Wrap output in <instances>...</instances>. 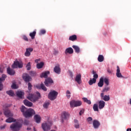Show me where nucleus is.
Listing matches in <instances>:
<instances>
[{"mask_svg": "<svg viewBox=\"0 0 131 131\" xmlns=\"http://www.w3.org/2000/svg\"><path fill=\"white\" fill-rule=\"evenodd\" d=\"M41 97L40 93H39V92H36V95L29 94L27 99L31 102H36Z\"/></svg>", "mask_w": 131, "mask_h": 131, "instance_id": "obj_1", "label": "nucleus"}, {"mask_svg": "<svg viewBox=\"0 0 131 131\" xmlns=\"http://www.w3.org/2000/svg\"><path fill=\"white\" fill-rule=\"evenodd\" d=\"M22 128V124L19 122H16L10 125V128L12 131H19Z\"/></svg>", "mask_w": 131, "mask_h": 131, "instance_id": "obj_2", "label": "nucleus"}, {"mask_svg": "<svg viewBox=\"0 0 131 131\" xmlns=\"http://www.w3.org/2000/svg\"><path fill=\"white\" fill-rule=\"evenodd\" d=\"M34 114H35L34 110L32 108H29L24 113V116L26 117V118H27L28 117H31L32 116L34 115Z\"/></svg>", "mask_w": 131, "mask_h": 131, "instance_id": "obj_3", "label": "nucleus"}, {"mask_svg": "<svg viewBox=\"0 0 131 131\" xmlns=\"http://www.w3.org/2000/svg\"><path fill=\"white\" fill-rule=\"evenodd\" d=\"M82 103L81 101L78 100H72L70 102V105L71 108H73V107H79V106H81Z\"/></svg>", "mask_w": 131, "mask_h": 131, "instance_id": "obj_4", "label": "nucleus"}, {"mask_svg": "<svg viewBox=\"0 0 131 131\" xmlns=\"http://www.w3.org/2000/svg\"><path fill=\"white\" fill-rule=\"evenodd\" d=\"M57 96H58V92L53 91L49 93L48 98L51 101H54V100L57 98Z\"/></svg>", "mask_w": 131, "mask_h": 131, "instance_id": "obj_5", "label": "nucleus"}, {"mask_svg": "<svg viewBox=\"0 0 131 131\" xmlns=\"http://www.w3.org/2000/svg\"><path fill=\"white\" fill-rule=\"evenodd\" d=\"M70 117V114L67 112H63L61 114V122L63 123L64 120H67Z\"/></svg>", "mask_w": 131, "mask_h": 131, "instance_id": "obj_6", "label": "nucleus"}, {"mask_svg": "<svg viewBox=\"0 0 131 131\" xmlns=\"http://www.w3.org/2000/svg\"><path fill=\"white\" fill-rule=\"evenodd\" d=\"M18 68H22V67H23V64L18 61H14V63L12 66V68L15 69L16 68H18Z\"/></svg>", "mask_w": 131, "mask_h": 131, "instance_id": "obj_7", "label": "nucleus"}, {"mask_svg": "<svg viewBox=\"0 0 131 131\" xmlns=\"http://www.w3.org/2000/svg\"><path fill=\"white\" fill-rule=\"evenodd\" d=\"M41 127L43 131H49L51 129V125L47 123H42Z\"/></svg>", "mask_w": 131, "mask_h": 131, "instance_id": "obj_8", "label": "nucleus"}, {"mask_svg": "<svg viewBox=\"0 0 131 131\" xmlns=\"http://www.w3.org/2000/svg\"><path fill=\"white\" fill-rule=\"evenodd\" d=\"M101 100H103L105 102H108L110 100V95H104V93H102L100 94Z\"/></svg>", "mask_w": 131, "mask_h": 131, "instance_id": "obj_9", "label": "nucleus"}, {"mask_svg": "<svg viewBox=\"0 0 131 131\" xmlns=\"http://www.w3.org/2000/svg\"><path fill=\"white\" fill-rule=\"evenodd\" d=\"M23 79L26 82H29L30 81V79H31V77H30L28 74L25 73V74H23Z\"/></svg>", "mask_w": 131, "mask_h": 131, "instance_id": "obj_10", "label": "nucleus"}, {"mask_svg": "<svg viewBox=\"0 0 131 131\" xmlns=\"http://www.w3.org/2000/svg\"><path fill=\"white\" fill-rule=\"evenodd\" d=\"M54 83V81L51 78H48L45 80V84L46 86H49L50 85Z\"/></svg>", "mask_w": 131, "mask_h": 131, "instance_id": "obj_11", "label": "nucleus"}, {"mask_svg": "<svg viewBox=\"0 0 131 131\" xmlns=\"http://www.w3.org/2000/svg\"><path fill=\"white\" fill-rule=\"evenodd\" d=\"M33 51V48H29L26 49V51L25 53V56L26 57H29L31 55V52Z\"/></svg>", "mask_w": 131, "mask_h": 131, "instance_id": "obj_12", "label": "nucleus"}, {"mask_svg": "<svg viewBox=\"0 0 131 131\" xmlns=\"http://www.w3.org/2000/svg\"><path fill=\"white\" fill-rule=\"evenodd\" d=\"M116 76L119 78H123V76L120 73V68L118 66L117 67V73H116Z\"/></svg>", "mask_w": 131, "mask_h": 131, "instance_id": "obj_13", "label": "nucleus"}, {"mask_svg": "<svg viewBox=\"0 0 131 131\" xmlns=\"http://www.w3.org/2000/svg\"><path fill=\"white\" fill-rule=\"evenodd\" d=\"M54 71L57 74H60L61 73V69L60 68V66L58 65L54 67Z\"/></svg>", "mask_w": 131, "mask_h": 131, "instance_id": "obj_14", "label": "nucleus"}, {"mask_svg": "<svg viewBox=\"0 0 131 131\" xmlns=\"http://www.w3.org/2000/svg\"><path fill=\"white\" fill-rule=\"evenodd\" d=\"M7 73L9 75H15V71L12 69H11L10 67H8L7 69Z\"/></svg>", "mask_w": 131, "mask_h": 131, "instance_id": "obj_15", "label": "nucleus"}, {"mask_svg": "<svg viewBox=\"0 0 131 131\" xmlns=\"http://www.w3.org/2000/svg\"><path fill=\"white\" fill-rule=\"evenodd\" d=\"M75 80V81H77L78 84H80V83H81V75L80 74H78L76 76V78Z\"/></svg>", "mask_w": 131, "mask_h": 131, "instance_id": "obj_16", "label": "nucleus"}, {"mask_svg": "<svg viewBox=\"0 0 131 131\" xmlns=\"http://www.w3.org/2000/svg\"><path fill=\"white\" fill-rule=\"evenodd\" d=\"M4 114L6 117H12L13 114L11 112L10 110H6L4 112Z\"/></svg>", "mask_w": 131, "mask_h": 131, "instance_id": "obj_17", "label": "nucleus"}, {"mask_svg": "<svg viewBox=\"0 0 131 131\" xmlns=\"http://www.w3.org/2000/svg\"><path fill=\"white\" fill-rule=\"evenodd\" d=\"M49 74H50V71H46L45 72H43L40 74V77H41V78H48V75Z\"/></svg>", "mask_w": 131, "mask_h": 131, "instance_id": "obj_18", "label": "nucleus"}, {"mask_svg": "<svg viewBox=\"0 0 131 131\" xmlns=\"http://www.w3.org/2000/svg\"><path fill=\"white\" fill-rule=\"evenodd\" d=\"M93 124L94 128H98L99 126H100V122L97 120H94L93 121Z\"/></svg>", "mask_w": 131, "mask_h": 131, "instance_id": "obj_19", "label": "nucleus"}, {"mask_svg": "<svg viewBox=\"0 0 131 131\" xmlns=\"http://www.w3.org/2000/svg\"><path fill=\"white\" fill-rule=\"evenodd\" d=\"M24 103L26 106H27L28 107H32L33 104L32 102L27 100H25L24 101Z\"/></svg>", "mask_w": 131, "mask_h": 131, "instance_id": "obj_20", "label": "nucleus"}, {"mask_svg": "<svg viewBox=\"0 0 131 131\" xmlns=\"http://www.w3.org/2000/svg\"><path fill=\"white\" fill-rule=\"evenodd\" d=\"M98 107L100 109H103L105 107V102L103 100L99 101Z\"/></svg>", "mask_w": 131, "mask_h": 131, "instance_id": "obj_21", "label": "nucleus"}, {"mask_svg": "<svg viewBox=\"0 0 131 131\" xmlns=\"http://www.w3.org/2000/svg\"><path fill=\"white\" fill-rule=\"evenodd\" d=\"M41 119V118H40V116L39 115H35L34 116V120H35L37 123H40Z\"/></svg>", "mask_w": 131, "mask_h": 131, "instance_id": "obj_22", "label": "nucleus"}, {"mask_svg": "<svg viewBox=\"0 0 131 131\" xmlns=\"http://www.w3.org/2000/svg\"><path fill=\"white\" fill-rule=\"evenodd\" d=\"M103 85H104V78L101 77L99 80V82L98 83V86L99 88H102Z\"/></svg>", "mask_w": 131, "mask_h": 131, "instance_id": "obj_23", "label": "nucleus"}, {"mask_svg": "<svg viewBox=\"0 0 131 131\" xmlns=\"http://www.w3.org/2000/svg\"><path fill=\"white\" fill-rule=\"evenodd\" d=\"M6 122L8 123H11V122H16V119H14L12 117H9L6 119Z\"/></svg>", "mask_w": 131, "mask_h": 131, "instance_id": "obj_24", "label": "nucleus"}, {"mask_svg": "<svg viewBox=\"0 0 131 131\" xmlns=\"http://www.w3.org/2000/svg\"><path fill=\"white\" fill-rule=\"evenodd\" d=\"M65 54H73V49L71 47L66 49Z\"/></svg>", "mask_w": 131, "mask_h": 131, "instance_id": "obj_25", "label": "nucleus"}, {"mask_svg": "<svg viewBox=\"0 0 131 131\" xmlns=\"http://www.w3.org/2000/svg\"><path fill=\"white\" fill-rule=\"evenodd\" d=\"M69 40H71L72 41H74L75 40H77V36L76 35H73L72 36H70L69 38Z\"/></svg>", "mask_w": 131, "mask_h": 131, "instance_id": "obj_26", "label": "nucleus"}, {"mask_svg": "<svg viewBox=\"0 0 131 131\" xmlns=\"http://www.w3.org/2000/svg\"><path fill=\"white\" fill-rule=\"evenodd\" d=\"M72 48L75 50V53H77V54H78L79 52H80V49H79V47L77 46L73 45L72 46Z\"/></svg>", "mask_w": 131, "mask_h": 131, "instance_id": "obj_27", "label": "nucleus"}, {"mask_svg": "<svg viewBox=\"0 0 131 131\" xmlns=\"http://www.w3.org/2000/svg\"><path fill=\"white\" fill-rule=\"evenodd\" d=\"M6 94H7V95H9V96H10V97L15 96V93H14V91H13L12 90L7 91L6 92Z\"/></svg>", "mask_w": 131, "mask_h": 131, "instance_id": "obj_28", "label": "nucleus"}, {"mask_svg": "<svg viewBox=\"0 0 131 131\" xmlns=\"http://www.w3.org/2000/svg\"><path fill=\"white\" fill-rule=\"evenodd\" d=\"M16 95L17 97H18V98H19V99H22V96H24V92L22 91H18L16 93Z\"/></svg>", "mask_w": 131, "mask_h": 131, "instance_id": "obj_29", "label": "nucleus"}, {"mask_svg": "<svg viewBox=\"0 0 131 131\" xmlns=\"http://www.w3.org/2000/svg\"><path fill=\"white\" fill-rule=\"evenodd\" d=\"M28 110V109H27L26 107L24 106V105L21 106V107H20V111L21 112H22L23 115H24V113H25V112H26V111H27Z\"/></svg>", "mask_w": 131, "mask_h": 131, "instance_id": "obj_30", "label": "nucleus"}, {"mask_svg": "<svg viewBox=\"0 0 131 131\" xmlns=\"http://www.w3.org/2000/svg\"><path fill=\"white\" fill-rule=\"evenodd\" d=\"M43 65H45V63L43 62H41L40 63H38L36 65V68L37 69H41V68H42L43 67Z\"/></svg>", "mask_w": 131, "mask_h": 131, "instance_id": "obj_31", "label": "nucleus"}, {"mask_svg": "<svg viewBox=\"0 0 131 131\" xmlns=\"http://www.w3.org/2000/svg\"><path fill=\"white\" fill-rule=\"evenodd\" d=\"M36 35V32L35 31L30 33L29 35L31 37L32 39L35 38V35Z\"/></svg>", "mask_w": 131, "mask_h": 131, "instance_id": "obj_32", "label": "nucleus"}, {"mask_svg": "<svg viewBox=\"0 0 131 131\" xmlns=\"http://www.w3.org/2000/svg\"><path fill=\"white\" fill-rule=\"evenodd\" d=\"M74 125H75V128H79L80 126H79V123H78V120L75 119L74 120Z\"/></svg>", "mask_w": 131, "mask_h": 131, "instance_id": "obj_33", "label": "nucleus"}, {"mask_svg": "<svg viewBox=\"0 0 131 131\" xmlns=\"http://www.w3.org/2000/svg\"><path fill=\"white\" fill-rule=\"evenodd\" d=\"M82 100L84 103H86L89 105H91L92 104V102H91V100H89L88 99V98L84 97L82 98Z\"/></svg>", "mask_w": 131, "mask_h": 131, "instance_id": "obj_34", "label": "nucleus"}, {"mask_svg": "<svg viewBox=\"0 0 131 131\" xmlns=\"http://www.w3.org/2000/svg\"><path fill=\"white\" fill-rule=\"evenodd\" d=\"M6 78H7V75L3 74L2 77L0 78V83H2L4 80H6Z\"/></svg>", "mask_w": 131, "mask_h": 131, "instance_id": "obj_35", "label": "nucleus"}, {"mask_svg": "<svg viewBox=\"0 0 131 131\" xmlns=\"http://www.w3.org/2000/svg\"><path fill=\"white\" fill-rule=\"evenodd\" d=\"M92 74H93V78H94V79H97V78L99 77V76L97 74V72L95 71L94 70L92 71Z\"/></svg>", "mask_w": 131, "mask_h": 131, "instance_id": "obj_36", "label": "nucleus"}, {"mask_svg": "<svg viewBox=\"0 0 131 131\" xmlns=\"http://www.w3.org/2000/svg\"><path fill=\"white\" fill-rule=\"evenodd\" d=\"M96 81H97V80L96 79L93 78L92 79L90 80L89 83L90 85H93V84H94V83L96 82Z\"/></svg>", "mask_w": 131, "mask_h": 131, "instance_id": "obj_37", "label": "nucleus"}, {"mask_svg": "<svg viewBox=\"0 0 131 131\" xmlns=\"http://www.w3.org/2000/svg\"><path fill=\"white\" fill-rule=\"evenodd\" d=\"M98 62H103L104 61V56L102 55H99L98 57Z\"/></svg>", "mask_w": 131, "mask_h": 131, "instance_id": "obj_38", "label": "nucleus"}, {"mask_svg": "<svg viewBox=\"0 0 131 131\" xmlns=\"http://www.w3.org/2000/svg\"><path fill=\"white\" fill-rule=\"evenodd\" d=\"M93 110H94V111L97 112H99V107L98 106L97 104H94Z\"/></svg>", "mask_w": 131, "mask_h": 131, "instance_id": "obj_39", "label": "nucleus"}, {"mask_svg": "<svg viewBox=\"0 0 131 131\" xmlns=\"http://www.w3.org/2000/svg\"><path fill=\"white\" fill-rule=\"evenodd\" d=\"M71 93H70V91L69 90H67L66 92V96L68 99H70V97H71Z\"/></svg>", "mask_w": 131, "mask_h": 131, "instance_id": "obj_40", "label": "nucleus"}, {"mask_svg": "<svg viewBox=\"0 0 131 131\" xmlns=\"http://www.w3.org/2000/svg\"><path fill=\"white\" fill-rule=\"evenodd\" d=\"M109 91H110V87L106 86L103 89L102 92L107 93V92H109Z\"/></svg>", "mask_w": 131, "mask_h": 131, "instance_id": "obj_41", "label": "nucleus"}, {"mask_svg": "<svg viewBox=\"0 0 131 131\" xmlns=\"http://www.w3.org/2000/svg\"><path fill=\"white\" fill-rule=\"evenodd\" d=\"M41 90L44 91V92H47V87L45 86V84H43V83H41Z\"/></svg>", "mask_w": 131, "mask_h": 131, "instance_id": "obj_42", "label": "nucleus"}, {"mask_svg": "<svg viewBox=\"0 0 131 131\" xmlns=\"http://www.w3.org/2000/svg\"><path fill=\"white\" fill-rule=\"evenodd\" d=\"M27 70H30L31 69V64L30 62H28V64L26 66Z\"/></svg>", "mask_w": 131, "mask_h": 131, "instance_id": "obj_43", "label": "nucleus"}, {"mask_svg": "<svg viewBox=\"0 0 131 131\" xmlns=\"http://www.w3.org/2000/svg\"><path fill=\"white\" fill-rule=\"evenodd\" d=\"M46 30L42 29L40 31L39 35H42L43 34H46Z\"/></svg>", "mask_w": 131, "mask_h": 131, "instance_id": "obj_44", "label": "nucleus"}, {"mask_svg": "<svg viewBox=\"0 0 131 131\" xmlns=\"http://www.w3.org/2000/svg\"><path fill=\"white\" fill-rule=\"evenodd\" d=\"M49 105H50V102H48L44 103L43 106L44 108H46L47 109L49 107Z\"/></svg>", "mask_w": 131, "mask_h": 131, "instance_id": "obj_45", "label": "nucleus"}, {"mask_svg": "<svg viewBox=\"0 0 131 131\" xmlns=\"http://www.w3.org/2000/svg\"><path fill=\"white\" fill-rule=\"evenodd\" d=\"M28 89L29 91H31V90H32V85L31 84V83H30V82L28 83Z\"/></svg>", "mask_w": 131, "mask_h": 131, "instance_id": "obj_46", "label": "nucleus"}, {"mask_svg": "<svg viewBox=\"0 0 131 131\" xmlns=\"http://www.w3.org/2000/svg\"><path fill=\"white\" fill-rule=\"evenodd\" d=\"M104 83L106 85H109V80H108L107 78H105L104 79Z\"/></svg>", "mask_w": 131, "mask_h": 131, "instance_id": "obj_47", "label": "nucleus"}, {"mask_svg": "<svg viewBox=\"0 0 131 131\" xmlns=\"http://www.w3.org/2000/svg\"><path fill=\"white\" fill-rule=\"evenodd\" d=\"M11 88L14 90H16L17 89V85H16L15 83H13L11 85Z\"/></svg>", "mask_w": 131, "mask_h": 131, "instance_id": "obj_48", "label": "nucleus"}, {"mask_svg": "<svg viewBox=\"0 0 131 131\" xmlns=\"http://www.w3.org/2000/svg\"><path fill=\"white\" fill-rule=\"evenodd\" d=\"M23 39H24V40H25V41H28V38L26 35H24L23 36Z\"/></svg>", "mask_w": 131, "mask_h": 131, "instance_id": "obj_49", "label": "nucleus"}, {"mask_svg": "<svg viewBox=\"0 0 131 131\" xmlns=\"http://www.w3.org/2000/svg\"><path fill=\"white\" fill-rule=\"evenodd\" d=\"M24 123L25 125H28V124H29V121H28L27 120H25Z\"/></svg>", "mask_w": 131, "mask_h": 131, "instance_id": "obj_50", "label": "nucleus"}, {"mask_svg": "<svg viewBox=\"0 0 131 131\" xmlns=\"http://www.w3.org/2000/svg\"><path fill=\"white\" fill-rule=\"evenodd\" d=\"M30 75H31V76H34L35 75V72L33 71L30 72Z\"/></svg>", "mask_w": 131, "mask_h": 131, "instance_id": "obj_51", "label": "nucleus"}, {"mask_svg": "<svg viewBox=\"0 0 131 131\" xmlns=\"http://www.w3.org/2000/svg\"><path fill=\"white\" fill-rule=\"evenodd\" d=\"M83 113H84V110H82L79 112V115L80 116H81L82 114H83Z\"/></svg>", "mask_w": 131, "mask_h": 131, "instance_id": "obj_52", "label": "nucleus"}, {"mask_svg": "<svg viewBox=\"0 0 131 131\" xmlns=\"http://www.w3.org/2000/svg\"><path fill=\"white\" fill-rule=\"evenodd\" d=\"M3 89H4V85L3 83H0V91H3Z\"/></svg>", "mask_w": 131, "mask_h": 131, "instance_id": "obj_53", "label": "nucleus"}, {"mask_svg": "<svg viewBox=\"0 0 131 131\" xmlns=\"http://www.w3.org/2000/svg\"><path fill=\"white\" fill-rule=\"evenodd\" d=\"M36 86L37 89H38V90H40V89H41V84H40V85L39 84H38Z\"/></svg>", "mask_w": 131, "mask_h": 131, "instance_id": "obj_54", "label": "nucleus"}, {"mask_svg": "<svg viewBox=\"0 0 131 131\" xmlns=\"http://www.w3.org/2000/svg\"><path fill=\"white\" fill-rule=\"evenodd\" d=\"M93 120V118L91 117H89L88 119H87V121L88 122H90V121H92Z\"/></svg>", "mask_w": 131, "mask_h": 131, "instance_id": "obj_55", "label": "nucleus"}, {"mask_svg": "<svg viewBox=\"0 0 131 131\" xmlns=\"http://www.w3.org/2000/svg\"><path fill=\"white\" fill-rule=\"evenodd\" d=\"M53 54L54 55H58V54H59V52L58 51L55 50Z\"/></svg>", "mask_w": 131, "mask_h": 131, "instance_id": "obj_56", "label": "nucleus"}, {"mask_svg": "<svg viewBox=\"0 0 131 131\" xmlns=\"http://www.w3.org/2000/svg\"><path fill=\"white\" fill-rule=\"evenodd\" d=\"M107 72L110 74H111L112 72H113V71L110 69H107Z\"/></svg>", "mask_w": 131, "mask_h": 131, "instance_id": "obj_57", "label": "nucleus"}, {"mask_svg": "<svg viewBox=\"0 0 131 131\" xmlns=\"http://www.w3.org/2000/svg\"><path fill=\"white\" fill-rule=\"evenodd\" d=\"M5 127H6L5 125H2V126H1L0 128L1 129H4V128H5Z\"/></svg>", "mask_w": 131, "mask_h": 131, "instance_id": "obj_58", "label": "nucleus"}, {"mask_svg": "<svg viewBox=\"0 0 131 131\" xmlns=\"http://www.w3.org/2000/svg\"><path fill=\"white\" fill-rule=\"evenodd\" d=\"M39 61H40V59H36L35 60V62L37 63V64H38V62H39Z\"/></svg>", "mask_w": 131, "mask_h": 131, "instance_id": "obj_59", "label": "nucleus"}, {"mask_svg": "<svg viewBox=\"0 0 131 131\" xmlns=\"http://www.w3.org/2000/svg\"><path fill=\"white\" fill-rule=\"evenodd\" d=\"M3 69H2L1 68H0V72L1 73H3Z\"/></svg>", "mask_w": 131, "mask_h": 131, "instance_id": "obj_60", "label": "nucleus"}, {"mask_svg": "<svg viewBox=\"0 0 131 131\" xmlns=\"http://www.w3.org/2000/svg\"><path fill=\"white\" fill-rule=\"evenodd\" d=\"M126 131H131V128H127Z\"/></svg>", "mask_w": 131, "mask_h": 131, "instance_id": "obj_61", "label": "nucleus"}, {"mask_svg": "<svg viewBox=\"0 0 131 131\" xmlns=\"http://www.w3.org/2000/svg\"><path fill=\"white\" fill-rule=\"evenodd\" d=\"M70 74L71 76L72 77L73 76V75L72 74V72H71Z\"/></svg>", "mask_w": 131, "mask_h": 131, "instance_id": "obj_62", "label": "nucleus"}, {"mask_svg": "<svg viewBox=\"0 0 131 131\" xmlns=\"http://www.w3.org/2000/svg\"><path fill=\"white\" fill-rule=\"evenodd\" d=\"M130 105H131V98H130Z\"/></svg>", "mask_w": 131, "mask_h": 131, "instance_id": "obj_63", "label": "nucleus"}, {"mask_svg": "<svg viewBox=\"0 0 131 131\" xmlns=\"http://www.w3.org/2000/svg\"><path fill=\"white\" fill-rule=\"evenodd\" d=\"M27 129H29V128H28Z\"/></svg>", "mask_w": 131, "mask_h": 131, "instance_id": "obj_64", "label": "nucleus"}]
</instances>
